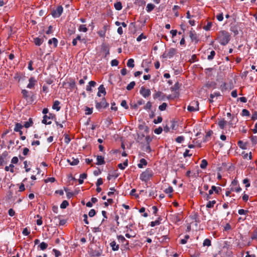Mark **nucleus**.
I'll use <instances>...</instances> for the list:
<instances>
[{
  "label": "nucleus",
  "mask_w": 257,
  "mask_h": 257,
  "mask_svg": "<svg viewBox=\"0 0 257 257\" xmlns=\"http://www.w3.org/2000/svg\"><path fill=\"white\" fill-rule=\"evenodd\" d=\"M184 141L183 136H179L176 139V141L178 143H181Z\"/></svg>",
  "instance_id": "56"
},
{
  "label": "nucleus",
  "mask_w": 257,
  "mask_h": 257,
  "mask_svg": "<svg viewBox=\"0 0 257 257\" xmlns=\"http://www.w3.org/2000/svg\"><path fill=\"white\" fill-rule=\"evenodd\" d=\"M152 103L150 101L147 102L146 105L144 107V109H150L152 107Z\"/></svg>",
  "instance_id": "61"
},
{
  "label": "nucleus",
  "mask_w": 257,
  "mask_h": 257,
  "mask_svg": "<svg viewBox=\"0 0 257 257\" xmlns=\"http://www.w3.org/2000/svg\"><path fill=\"white\" fill-rule=\"evenodd\" d=\"M54 220H59V225H64L66 223V220L65 219L60 220L59 218V216H56L54 218Z\"/></svg>",
  "instance_id": "40"
},
{
  "label": "nucleus",
  "mask_w": 257,
  "mask_h": 257,
  "mask_svg": "<svg viewBox=\"0 0 257 257\" xmlns=\"http://www.w3.org/2000/svg\"><path fill=\"white\" fill-rule=\"evenodd\" d=\"M114 7L115 9L117 11H120L122 9V4L120 2H117L116 3H114Z\"/></svg>",
  "instance_id": "26"
},
{
  "label": "nucleus",
  "mask_w": 257,
  "mask_h": 257,
  "mask_svg": "<svg viewBox=\"0 0 257 257\" xmlns=\"http://www.w3.org/2000/svg\"><path fill=\"white\" fill-rule=\"evenodd\" d=\"M162 117L161 116H159L157 117V119H155L153 121L154 123L155 124H157L160 123L162 121Z\"/></svg>",
  "instance_id": "54"
},
{
  "label": "nucleus",
  "mask_w": 257,
  "mask_h": 257,
  "mask_svg": "<svg viewBox=\"0 0 257 257\" xmlns=\"http://www.w3.org/2000/svg\"><path fill=\"white\" fill-rule=\"evenodd\" d=\"M119 176V174L117 173V170H114L112 174H109L107 177V180H110L112 177L114 179L117 178Z\"/></svg>",
  "instance_id": "18"
},
{
  "label": "nucleus",
  "mask_w": 257,
  "mask_h": 257,
  "mask_svg": "<svg viewBox=\"0 0 257 257\" xmlns=\"http://www.w3.org/2000/svg\"><path fill=\"white\" fill-rule=\"evenodd\" d=\"M34 42L37 46H40L43 42V39L37 37L34 39Z\"/></svg>",
  "instance_id": "17"
},
{
  "label": "nucleus",
  "mask_w": 257,
  "mask_h": 257,
  "mask_svg": "<svg viewBox=\"0 0 257 257\" xmlns=\"http://www.w3.org/2000/svg\"><path fill=\"white\" fill-rule=\"evenodd\" d=\"M72 161H71L69 159L67 160V162H69L70 164L72 166L76 165L79 162V160L78 159L72 158Z\"/></svg>",
  "instance_id": "28"
},
{
  "label": "nucleus",
  "mask_w": 257,
  "mask_h": 257,
  "mask_svg": "<svg viewBox=\"0 0 257 257\" xmlns=\"http://www.w3.org/2000/svg\"><path fill=\"white\" fill-rule=\"evenodd\" d=\"M8 152L4 151L2 155H0V167H3L6 165L9 161Z\"/></svg>",
  "instance_id": "3"
},
{
  "label": "nucleus",
  "mask_w": 257,
  "mask_h": 257,
  "mask_svg": "<svg viewBox=\"0 0 257 257\" xmlns=\"http://www.w3.org/2000/svg\"><path fill=\"white\" fill-rule=\"evenodd\" d=\"M56 118V115L53 113H49L48 115H44L42 122L45 124H51V121H48L49 119H54Z\"/></svg>",
  "instance_id": "5"
},
{
  "label": "nucleus",
  "mask_w": 257,
  "mask_h": 257,
  "mask_svg": "<svg viewBox=\"0 0 257 257\" xmlns=\"http://www.w3.org/2000/svg\"><path fill=\"white\" fill-rule=\"evenodd\" d=\"M181 84H180L178 82L175 83L174 85L171 88V90L172 91H176L178 90L181 86Z\"/></svg>",
  "instance_id": "21"
},
{
  "label": "nucleus",
  "mask_w": 257,
  "mask_h": 257,
  "mask_svg": "<svg viewBox=\"0 0 257 257\" xmlns=\"http://www.w3.org/2000/svg\"><path fill=\"white\" fill-rule=\"evenodd\" d=\"M147 161L145 159L143 158L140 160V162L138 164V167L139 168H143L144 166H147Z\"/></svg>",
  "instance_id": "16"
},
{
  "label": "nucleus",
  "mask_w": 257,
  "mask_h": 257,
  "mask_svg": "<svg viewBox=\"0 0 257 257\" xmlns=\"http://www.w3.org/2000/svg\"><path fill=\"white\" fill-rule=\"evenodd\" d=\"M248 212V210H244L243 209H240L238 211V213L240 215H245Z\"/></svg>",
  "instance_id": "53"
},
{
  "label": "nucleus",
  "mask_w": 257,
  "mask_h": 257,
  "mask_svg": "<svg viewBox=\"0 0 257 257\" xmlns=\"http://www.w3.org/2000/svg\"><path fill=\"white\" fill-rule=\"evenodd\" d=\"M220 96V93L219 92H216L213 94H210V98L213 99L215 97H217Z\"/></svg>",
  "instance_id": "60"
},
{
  "label": "nucleus",
  "mask_w": 257,
  "mask_h": 257,
  "mask_svg": "<svg viewBox=\"0 0 257 257\" xmlns=\"http://www.w3.org/2000/svg\"><path fill=\"white\" fill-rule=\"evenodd\" d=\"M63 11V8L61 6H58L56 9L51 11V15L54 18H59L61 15Z\"/></svg>",
  "instance_id": "4"
},
{
  "label": "nucleus",
  "mask_w": 257,
  "mask_h": 257,
  "mask_svg": "<svg viewBox=\"0 0 257 257\" xmlns=\"http://www.w3.org/2000/svg\"><path fill=\"white\" fill-rule=\"evenodd\" d=\"M241 115L242 116H249L250 113L248 110H247L246 109H243L242 110Z\"/></svg>",
  "instance_id": "49"
},
{
  "label": "nucleus",
  "mask_w": 257,
  "mask_h": 257,
  "mask_svg": "<svg viewBox=\"0 0 257 257\" xmlns=\"http://www.w3.org/2000/svg\"><path fill=\"white\" fill-rule=\"evenodd\" d=\"M219 43L223 46L226 45L230 41V35L229 33L225 31H222L220 32V35L218 38Z\"/></svg>",
  "instance_id": "1"
},
{
  "label": "nucleus",
  "mask_w": 257,
  "mask_h": 257,
  "mask_svg": "<svg viewBox=\"0 0 257 257\" xmlns=\"http://www.w3.org/2000/svg\"><path fill=\"white\" fill-rule=\"evenodd\" d=\"M70 138L68 135H64V141L66 144H69V142H70Z\"/></svg>",
  "instance_id": "62"
},
{
  "label": "nucleus",
  "mask_w": 257,
  "mask_h": 257,
  "mask_svg": "<svg viewBox=\"0 0 257 257\" xmlns=\"http://www.w3.org/2000/svg\"><path fill=\"white\" fill-rule=\"evenodd\" d=\"M96 160L97 162L96 163V164L97 165H101L105 164L104 158L101 156H97Z\"/></svg>",
  "instance_id": "14"
},
{
  "label": "nucleus",
  "mask_w": 257,
  "mask_h": 257,
  "mask_svg": "<svg viewBox=\"0 0 257 257\" xmlns=\"http://www.w3.org/2000/svg\"><path fill=\"white\" fill-rule=\"evenodd\" d=\"M160 218H159L158 220H156L154 221H152L150 223V225L152 227H154L156 225H158L160 224Z\"/></svg>",
  "instance_id": "39"
},
{
  "label": "nucleus",
  "mask_w": 257,
  "mask_h": 257,
  "mask_svg": "<svg viewBox=\"0 0 257 257\" xmlns=\"http://www.w3.org/2000/svg\"><path fill=\"white\" fill-rule=\"evenodd\" d=\"M109 106L108 103L106 101L105 98H103L101 102H98L95 101V107L98 110H100L102 108H105Z\"/></svg>",
  "instance_id": "6"
},
{
  "label": "nucleus",
  "mask_w": 257,
  "mask_h": 257,
  "mask_svg": "<svg viewBox=\"0 0 257 257\" xmlns=\"http://www.w3.org/2000/svg\"><path fill=\"white\" fill-rule=\"evenodd\" d=\"M69 205V203L67 200H63L60 205V208L62 209L66 208Z\"/></svg>",
  "instance_id": "41"
},
{
  "label": "nucleus",
  "mask_w": 257,
  "mask_h": 257,
  "mask_svg": "<svg viewBox=\"0 0 257 257\" xmlns=\"http://www.w3.org/2000/svg\"><path fill=\"white\" fill-rule=\"evenodd\" d=\"M64 190L67 193V197L68 199L71 198L73 196V193L72 192H68V189L64 188Z\"/></svg>",
  "instance_id": "47"
},
{
  "label": "nucleus",
  "mask_w": 257,
  "mask_h": 257,
  "mask_svg": "<svg viewBox=\"0 0 257 257\" xmlns=\"http://www.w3.org/2000/svg\"><path fill=\"white\" fill-rule=\"evenodd\" d=\"M212 26L211 22H208L207 25L204 26L203 29L205 31H209L210 30V28Z\"/></svg>",
  "instance_id": "51"
},
{
  "label": "nucleus",
  "mask_w": 257,
  "mask_h": 257,
  "mask_svg": "<svg viewBox=\"0 0 257 257\" xmlns=\"http://www.w3.org/2000/svg\"><path fill=\"white\" fill-rule=\"evenodd\" d=\"M212 133H212V131H208V132L207 133V134H206V136H205V138L203 139V142H207V141H208L207 138H208V137H210L211 136V135L212 134Z\"/></svg>",
  "instance_id": "45"
},
{
  "label": "nucleus",
  "mask_w": 257,
  "mask_h": 257,
  "mask_svg": "<svg viewBox=\"0 0 257 257\" xmlns=\"http://www.w3.org/2000/svg\"><path fill=\"white\" fill-rule=\"evenodd\" d=\"M87 178V174L86 173H83L80 174V178L78 179V182L80 184H82L83 183V179Z\"/></svg>",
  "instance_id": "25"
},
{
  "label": "nucleus",
  "mask_w": 257,
  "mask_h": 257,
  "mask_svg": "<svg viewBox=\"0 0 257 257\" xmlns=\"http://www.w3.org/2000/svg\"><path fill=\"white\" fill-rule=\"evenodd\" d=\"M203 246H209L211 245V240L208 238H206L203 243Z\"/></svg>",
  "instance_id": "46"
},
{
  "label": "nucleus",
  "mask_w": 257,
  "mask_h": 257,
  "mask_svg": "<svg viewBox=\"0 0 257 257\" xmlns=\"http://www.w3.org/2000/svg\"><path fill=\"white\" fill-rule=\"evenodd\" d=\"M189 235H186L184 237V238L183 239H182L181 240H180V243L181 244H185L187 241V240L189 239Z\"/></svg>",
  "instance_id": "50"
},
{
  "label": "nucleus",
  "mask_w": 257,
  "mask_h": 257,
  "mask_svg": "<svg viewBox=\"0 0 257 257\" xmlns=\"http://www.w3.org/2000/svg\"><path fill=\"white\" fill-rule=\"evenodd\" d=\"M120 105L121 106L124 107L125 109H127L128 108V106L127 104L126 101L125 100H123L121 102Z\"/></svg>",
  "instance_id": "59"
},
{
  "label": "nucleus",
  "mask_w": 257,
  "mask_h": 257,
  "mask_svg": "<svg viewBox=\"0 0 257 257\" xmlns=\"http://www.w3.org/2000/svg\"><path fill=\"white\" fill-rule=\"evenodd\" d=\"M140 92L145 98H146L151 95L150 90L149 89H146L143 86L141 88Z\"/></svg>",
  "instance_id": "10"
},
{
  "label": "nucleus",
  "mask_w": 257,
  "mask_h": 257,
  "mask_svg": "<svg viewBox=\"0 0 257 257\" xmlns=\"http://www.w3.org/2000/svg\"><path fill=\"white\" fill-rule=\"evenodd\" d=\"M78 30L80 32H86L88 29L85 25H80L79 27Z\"/></svg>",
  "instance_id": "33"
},
{
  "label": "nucleus",
  "mask_w": 257,
  "mask_h": 257,
  "mask_svg": "<svg viewBox=\"0 0 257 257\" xmlns=\"http://www.w3.org/2000/svg\"><path fill=\"white\" fill-rule=\"evenodd\" d=\"M95 214L96 211L94 209H91L88 213V215L90 217H93Z\"/></svg>",
  "instance_id": "57"
},
{
  "label": "nucleus",
  "mask_w": 257,
  "mask_h": 257,
  "mask_svg": "<svg viewBox=\"0 0 257 257\" xmlns=\"http://www.w3.org/2000/svg\"><path fill=\"white\" fill-rule=\"evenodd\" d=\"M109 26L107 24H105L103 26L102 29L101 30H100L98 32V34L99 36L101 38H104L105 36V33L106 31L108 29Z\"/></svg>",
  "instance_id": "11"
},
{
  "label": "nucleus",
  "mask_w": 257,
  "mask_h": 257,
  "mask_svg": "<svg viewBox=\"0 0 257 257\" xmlns=\"http://www.w3.org/2000/svg\"><path fill=\"white\" fill-rule=\"evenodd\" d=\"M212 190L216 194H219L221 191V188L219 187H216L215 186H211Z\"/></svg>",
  "instance_id": "32"
},
{
  "label": "nucleus",
  "mask_w": 257,
  "mask_h": 257,
  "mask_svg": "<svg viewBox=\"0 0 257 257\" xmlns=\"http://www.w3.org/2000/svg\"><path fill=\"white\" fill-rule=\"evenodd\" d=\"M118 61L116 59H113L111 61V65L112 66H116L118 64Z\"/></svg>",
  "instance_id": "64"
},
{
  "label": "nucleus",
  "mask_w": 257,
  "mask_h": 257,
  "mask_svg": "<svg viewBox=\"0 0 257 257\" xmlns=\"http://www.w3.org/2000/svg\"><path fill=\"white\" fill-rule=\"evenodd\" d=\"M163 93L161 91H157L156 93L153 95L154 99H157L162 96Z\"/></svg>",
  "instance_id": "48"
},
{
  "label": "nucleus",
  "mask_w": 257,
  "mask_h": 257,
  "mask_svg": "<svg viewBox=\"0 0 257 257\" xmlns=\"http://www.w3.org/2000/svg\"><path fill=\"white\" fill-rule=\"evenodd\" d=\"M47 247L48 244L45 242H42L38 246V249L44 250L47 248Z\"/></svg>",
  "instance_id": "23"
},
{
  "label": "nucleus",
  "mask_w": 257,
  "mask_h": 257,
  "mask_svg": "<svg viewBox=\"0 0 257 257\" xmlns=\"http://www.w3.org/2000/svg\"><path fill=\"white\" fill-rule=\"evenodd\" d=\"M98 91L100 93L103 94L104 95H105L106 94V91H105V88L104 87L103 85H100L99 86V87H98Z\"/></svg>",
  "instance_id": "35"
},
{
  "label": "nucleus",
  "mask_w": 257,
  "mask_h": 257,
  "mask_svg": "<svg viewBox=\"0 0 257 257\" xmlns=\"http://www.w3.org/2000/svg\"><path fill=\"white\" fill-rule=\"evenodd\" d=\"M48 44L51 45L53 44L54 47L56 48L58 44V40L56 38H53L52 39H49L48 41Z\"/></svg>",
  "instance_id": "20"
},
{
  "label": "nucleus",
  "mask_w": 257,
  "mask_h": 257,
  "mask_svg": "<svg viewBox=\"0 0 257 257\" xmlns=\"http://www.w3.org/2000/svg\"><path fill=\"white\" fill-rule=\"evenodd\" d=\"M23 127V125L20 123H16L15 124V126L14 127V131L15 132H17V131H19L20 130H21V129Z\"/></svg>",
  "instance_id": "30"
},
{
  "label": "nucleus",
  "mask_w": 257,
  "mask_h": 257,
  "mask_svg": "<svg viewBox=\"0 0 257 257\" xmlns=\"http://www.w3.org/2000/svg\"><path fill=\"white\" fill-rule=\"evenodd\" d=\"M251 141L253 145H256L257 144V137L252 136L251 138Z\"/></svg>",
  "instance_id": "63"
},
{
  "label": "nucleus",
  "mask_w": 257,
  "mask_h": 257,
  "mask_svg": "<svg viewBox=\"0 0 257 257\" xmlns=\"http://www.w3.org/2000/svg\"><path fill=\"white\" fill-rule=\"evenodd\" d=\"M226 124V121L224 119L219 121L218 122V125L221 129H224Z\"/></svg>",
  "instance_id": "24"
},
{
  "label": "nucleus",
  "mask_w": 257,
  "mask_h": 257,
  "mask_svg": "<svg viewBox=\"0 0 257 257\" xmlns=\"http://www.w3.org/2000/svg\"><path fill=\"white\" fill-rule=\"evenodd\" d=\"M60 103L58 100H55L54 102L53 105L52 106V108L54 109H56L57 111H59L61 108V107L59 106Z\"/></svg>",
  "instance_id": "19"
},
{
  "label": "nucleus",
  "mask_w": 257,
  "mask_h": 257,
  "mask_svg": "<svg viewBox=\"0 0 257 257\" xmlns=\"http://www.w3.org/2000/svg\"><path fill=\"white\" fill-rule=\"evenodd\" d=\"M238 146L242 149H246V146L245 144L243 143V142L242 141H239L237 143Z\"/></svg>",
  "instance_id": "52"
},
{
  "label": "nucleus",
  "mask_w": 257,
  "mask_h": 257,
  "mask_svg": "<svg viewBox=\"0 0 257 257\" xmlns=\"http://www.w3.org/2000/svg\"><path fill=\"white\" fill-rule=\"evenodd\" d=\"M176 53V49L175 48H171L169 50L167 54L166 57H168L169 58H171L175 55Z\"/></svg>",
  "instance_id": "13"
},
{
  "label": "nucleus",
  "mask_w": 257,
  "mask_h": 257,
  "mask_svg": "<svg viewBox=\"0 0 257 257\" xmlns=\"http://www.w3.org/2000/svg\"><path fill=\"white\" fill-rule=\"evenodd\" d=\"M163 129L161 127H159L154 130V133L156 134L159 135L162 133Z\"/></svg>",
  "instance_id": "58"
},
{
  "label": "nucleus",
  "mask_w": 257,
  "mask_h": 257,
  "mask_svg": "<svg viewBox=\"0 0 257 257\" xmlns=\"http://www.w3.org/2000/svg\"><path fill=\"white\" fill-rule=\"evenodd\" d=\"M187 109L188 111H195L199 110V102L197 101H192L190 105L188 106Z\"/></svg>",
  "instance_id": "7"
},
{
  "label": "nucleus",
  "mask_w": 257,
  "mask_h": 257,
  "mask_svg": "<svg viewBox=\"0 0 257 257\" xmlns=\"http://www.w3.org/2000/svg\"><path fill=\"white\" fill-rule=\"evenodd\" d=\"M53 252L54 253L55 257H59L61 255V252L55 248L53 249Z\"/></svg>",
  "instance_id": "55"
},
{
  "label": "nucleus",
  "mask_w": 257,
  "mask_h": 257,
  "mask_svg": "<svg viewBox=\"0 0 257 257\" xmlns=\"http://www.w3.org/2000/svg\"><path fill=\"white\" fill-rule=\"evenodd\" d=\"M127 66L131 68H133L135 66L134 60L132 58L129 59L127 62Z\"/></svg>",
  "instance_id": "29"
},
{
  "label": "nucleus",
  "mask_w": 257,
  "mask_h": 257,
  "mask_svg": "<svg viewBox=\"0 0 257 257\" xmlns=\"http://www.w3.org/2000/svg\"><path fill=\"white\" fill-rule=\"evenodd\" d=\"M242 155L244 159H247L248 157L249 160H251L252 159L251 152L249 153V155H248L247 153H246L245 152H243L242 153Z\"/></svg>",
  "instance_id": "43"
},
{
  "label": "nucleus",
  "mask_w": 257,
  "mask_h": 257,
  "mask_svg": "<svg viewBox=\"0 0 257 257\" xmlns=\"http://www.w3.org/2000/svg\"><path fill=\"white\" fill-rule=\"evenodd\" d=\"M189 37L192 42H195L197 43L199 41V38L197 34L194 30H192V29H191V30L189 32Z\"/></svg>",
  "instance_id": "9"
},
{
  "label": "nucleus",
  "mask_w": 257,
  "mask_h": 257,
  "mask_svg": "<svg viewBox=\"0 0 257 257\" xmlns=\"http://www.w3.org/2000/svg\"><path fill=\"white\" fill-rule=\"evenodd\" d=\"M207 165H208L207 161L206 160L203 159L201 161V164L200 165V167L201 169H205L206 168Z\"/></svg>",
  "instance_id": "31"
},
{
  "label": "nucleus",
  "mask_w": 257,
  "mask_h": 257,
  "mask_svg": "<svg viewBox=\"0 0 257 257\" xmlns=\"http://www.w3.org/2000/svg\"><path fill=\"white\" fill-rule=\"evenodd\" d=\"M117 238L118 240H119L121 242L124 243L125 241H126V244H128V241H127L124 237L121 235H117Z\"/></svg>",
  "instance_id": "42"
},
{
  "label": "nucleus",
  "mask_w": 257,
  "mask_h": 257,
  "mask_svg": "<svg viewBox=\"0 0 257 257\" xmlns=\"http://www.w3.org/2000/svg\"><path fill=\"white\" fill-rule=\"evenodd\" d=\"M170 123H171L170 127L172 130H176L177 127V122L175 121V120H172L170 121Z\"/></svg>",
  "instance_id": "34"
},
{
  "label": "nucleus",
  "mask_w": 257,
  "mask_h": 257,
  "mask_svg": "<svg viewBox=\"0 0 257 257\" xmlns=\"http://www.w3.org/2000/svg\"><path fill=\"white\" fill-rule=\"evenodd\" d=\"M182 218V214L181 213H175L171 214L170 215V220L174 223H177L179 222Z\"/></svg>",
  "instance_id": "8"
},
{
  "label": "nucleus",
  "mask_w": 257,
  "mask_h": 257,
  "mask_svg": "<svg viewBox=\"0 0 257 257\" xmlns=\"http://www.w3.org/2000/svg\"><path fill=\"white\" fill-rule=\"evenodd\" d=\"M215 54L216 53L214 50L211 51L210 54L207 56V59L209 60H212L214 58Z\"/></svg>",
  "instance_id": "38"
},
{
  "label": "nucleus",
  "mask_w": 257,
  "mask_h": 257,
  "mask_svg": "<svg viewBox=\"0 0 257 257\" xmlns=\"http://www.w3.org/2000/svg\"><path fill=\"white\" fill-rule=\"evenodd\" d=\"M167 106V104L166 102H163L161 105L159 106V109L161 111H164L166 110Z\"/></svg>",
  "instance_id": "44"
},
{
  "label": "nucleus",
  "mask_w": 257,
  "mask_h": 257,
  "mask_svg": "<svg viewBox=\"0 0 257 257\" xmlns=\"http://www.w3.org/2000/svg\"><path fill=\"white\" fill-rule=\"evenodd\" d=\"M110 246H111L112 250L113 251H117L119 249V245L117 244L115 241H111L110 244Z\"/></svg>",
  "instance_id": "15"
},
{
  "label": "nucleus",
  "mask_w": 257,
  "mask_h": 257,
  "mask_svg": "<svg viewBox=\"0 0 257 257\" xmlns=\"http://www.w3.org/2000/svg\"><path fill=\"white\" fill-rule=\"evenodd\" d=\"M153 172L151 169L147 168L140 175V179L144 182H147L153 176Z\"/></svg>",
  "instance_id": "2"
},
{
  "label": "nucleus",
  "mask_w": 257,
  "mask_h": 257,
  "mask_svg": "<svg viewBox=\"0 0 257 257\" xmlns=\"http://www.w3.org/2000/svg\"><path fill=\"white\" fill-rule=\"evenodd\" d=\"M136 84V83L135 81H132L131 82L126 86V89L127 90H131L133 88H134L135 85Z\"/></svg>",
  "instance_id": "37"
},
{
  "label": "nucleus",
  "mask_w": 257,
  "mask_h": 257,
  "mask_svg": "<svg viewBox=\"0 0 257 257\" xmlns=\"http://www.w3.org/2000/svg\"><path fill=\"white\" fill-rule=\"evenodd\" d=\"M33 123V120L32 118H30L28 121L25 122L24 126L26 128H29L30 127Z\"/></svg>",
  "instance_id": "27"
},
{
  "label": "nucleus",
  "mask_w": 257,
  "mask_h": 257,
  "mask_svg": "<svg viewBox=\"0 0 257 257\" xmlns=\"http://www.w3.org/2000/svg\"><path fill=\"white\" fill-rule=\"evenodd\" d=\"M29 83L27 86V87L29 89L32 88L34 85H35V83H36L37 81L35 79L34 77H31L29 80Z\"/></svg>",
  "instance_id": "12"
},
{
  "label": "nucleus",
  "mask_w": 257,
  "mask_h": 257,
  "mask_svg": "<svg viewBox=\"0 0 257 257\" xmlns=\"http://www.w3.org/2000/svg\"><path fill=\"white\" fill-rule=\"evenodd\" d=\"M216 203L215 200L209 201L206 204V207L208 208H212Z\"/></svg>",
  "instance_id": "36"
},
{
  "label": "nucleus",
  "mask_w": 257,
  "mask_h": 257,
  "mask_svg": "<svg viewBox=\"0 0 257 257\" xmlns=\"http://www.w3.org/2000/svg\"><path fill=\"white\" fill-rule=\"evenodd\" d=\"M155 7V6L154 4L151 3L148 4L146 7V11L148 13H150L154 9Z\"/></svg>",
  "instance_id": "22"
}]
</instances>
